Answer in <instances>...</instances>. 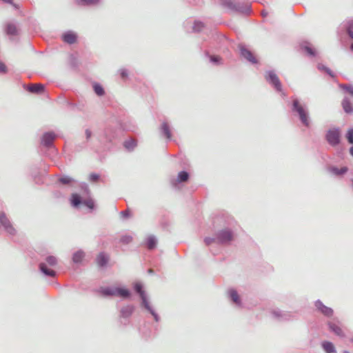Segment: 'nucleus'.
<instances>
[{
    "label": "nucleus",
    "mask_w": 353,
    "mask_h": 353,
    "mask_svg": "<svg viewBox=\"0 0 353 353\" xmlns=\"http://www.w3.org/2000/svg\"><path fill=\"white\" fill-rule=\"evenodd\" d=\"M142 288H143V286L141 283L137 282L134 283V290L140 295V297L142 300L143 305L147 310H148L151 313V314L154 316L155 321H158L159 316L150 306V304L148 300L147 296Z\"/></svg>",
    "instance_id": "1"
},
{
    "label": "nucleus",
    "mask_w": 353,
    "mask_h": 353,
    "mask_svg": "<svg viewBox=\"0 0 353 353\" xmlns=\"http://www.w3.org/2000/svg\"><path fill=\"white\" fill-rule=\"evenodd\" d=\"M293 110L298 113L301 123L308 127L310 124L308 112L305 106L299 103L298 99L293 101Z\"/></svg>",
    "instance_id": "2"
},
{
    "label": "nucleus",
    "mask_w": 353,
    "mask_h": 353,
    "mask_svg": "<svg viewBox=\"0 0 353 353\" xmlns=\"http://www.w3.org/2000/svg\"><path fill=\"white\" fill-rule=\"evenodd\" d=\"M222 4L232 10L244 14H248L251 11V7L250 5H243L240 3H234L231 0H222Z\"/></svg>",
    "instance_id": "3"
},
{
    "label": "nucleus",
    "mask_w": 353,
    "mask_h": 353,
    "mask_svg": "<svg viewBox=\"0 0 353 353\" xmlns=\"http://www.w3.org/2000/svg\"><path fill=\"white\" fill-rule=\"evenodd\" d=\"M101 292L104 296H118L123 298L130 296V292L128 290L120 288H102Z\"/></svg>",
    "instance_id": "4"
},
{
    "label": "nucleus",
    "mask_w": 353,
    "mask_h": 353,
    "mask_svg": "<svg viewBox=\"0 0 353 353\" xmlns=\"http://www.w3.org/2000/svg\"><path fill=\"white\" fill-rule=\"evenodd\" d=\"M326 139L328 143L332 145H336L339 143L340 140V130L338 128H333L330 130L326 135Z\"/></svg>",
    "instance_id": "5"
},
{
    "label": "nucleus",
    "mask_w": 353,
    "mask_h": 353,
    "mask_svg": "<svg viewBox=\"0 0 353 353\" xmlns=\"http://www.w3.org/2000/svg\"><path fill=\"white\" fill-rule=\"evenodd\" d=\"M267 74L268 75L265 77L267 81L274 85L277 91H281V83L276 74L272 71L268 72Z\"/></svg>",
    "instance_id": "6"
},
{
    "label": "nucleus",
    "mask_w": 353,
    "mask_h": 353,
    "mask_svg": "<svg viewBox=\"0 0 353 353\" xmlns=\"http://www.w3.org/2000/svg\"><path fill=\"white\" fill-rule=\"evenodd\" d=\"M0 224L10 234H14L15 232L14 228L12 227L9 219L6 217L4 213L0 214Z\"/></svg>",
    "instance_id": "7"
},
{
    "label": "nucleus",
    "mask_w": 353,
    "mask_h": 353,
    "mask_svg": "<svg viewBox=\"0 0 353 353\" xmlns=\"http://www.w3.org/2000/svg\"><path fill=\"white\" fill-rule=\"evenodd\" d=\"M233 239L232 233L228 230L221 231L216 236L217 242L219 243H228Z\"/></svg>",
    "instance_id": "8"
},
{
    "label": "nucleus",
    "mask_w": 353,
    "mask_h": 353,
    "mask_svg": "<svg viewBox=\"0 0 353 353\" xmlns=\"http://www.w3.org/2000/svg\"><path fill=\"white\" fill-rule=\"evenodd\" d=\"M239 49L241 51V54L243 57L246 59L248 61L251 62L252 63H257V60L256 57L253 55L252 52L248 48H246L245 46L240 45Z\"/></svg>",
    "instance_id": "9"
},
{
    "label": "nucleus",
    "mask_w": 353,
    "mask_h": 353,
    "mask_svg": "<svg viewBox=\"0 0 353 353\" xmlns=\"http://www.w3.org/2000/svg\"><path fill=\"white\" fill-rule=\"evenodd\" d=\"M56 138V135L53 132H46L42 137V144L46 147H50Z\"/></svg>",
    "instance_id": "10"
},
{
    "label": "nucleus",
    "mask_w": 353,
    "mask_h": 353,
    "mask_svg": "<svg viewBox=\"0 0 353 353\" xmlns=\"http://www.w3.org/2000/svg\"><path fill=\"white\" fill-rule=\"evenodd\" d=\"M316 307L325 316H331L333 314V310L330 307L324 305L322 302L317 301L315 303Z\"/></svg>",
    "instance_id": "11"
},
{
    "label": "nucleus",
    "mask_w": 353,
    "mask_h": 353,
    "mask_svg": "<svg viewBox=\"0 0 353 353\" xmlns=\"http://www.w3.org/2000/svg\"><path fill=\"white\" fill-rule=\"evenodd\" d=\"M5 31L8 35L15 36L18 34V29L15 24L8 23L6 25Z\"/></svg>",
    "instance_id": "12"
},
{
    "label": "nucleus",
    "mask_w": 353,
    "mask_h": 353,
    "mask_svg": "<svg viewBox=\"0 0 353 353\" xmlns=\"http://www.w3.org/2000/svg\"><path fill=\"white\" fill-rule=\"evenodd\" d=\"M63 39L65 42L72 44L76 41L77 35L72 32H68L63 35Z\"/></svg>",
    "instance_id": "13"
},
{
    "label": "nucleus",
    "mask_w": 353,
    "mask_h": 353,
    "mask_svg": "<svg viewBox=\"0 0 353 353\" xmlns=\"http://www.w3.org/2000/svg\"><path fill=\"white\" fill-rule=\"evenodd\" d=\"M328 325L332 332H333L338 336H343L342 329L340 327L338 323L335 322H330Z\"/></svg>",
    "instance_id": "14"
},
{
    "label": "nucleus",
    "mask_w": 353,
    "mask_h": 353,
    "mask_svg": "<svg viewBox=\"0 0 353 353\" xmlns=\"http://www.w3.org/2000/svg\"><path fill=\"white\" fill-rule=\"evenodd\" d=\"M40 270L46 276H54L55 272L53 270L49 269L47 268V265L45 263H41L39 265Z\"/></svg>",
    "instance_id": "15"
},
{
    "label": "nucleus",
    "mask_w": 353,
    "mask_h": 353,
    "mask_svg": "<svg viewBox=\"0 0 353 353\" xmlns=\"http://www.w3.org/2000/svg\"><path fill=\"white\" fill-rule=\"evenodd\" d=\"M43 85L42 84H31L28 86V90L32 93H41L43 90Z\"/></svg>",
    "instance_id": "16"
},
{
    "label": "nucleus",
    "mask_w": 353,
    "mask_h": 353,
    "mask_svg": "<svg viewBox=\"0 0 353 353\" xmlns=\"http://www.w3.org/2000/svg\"><path fill=\"white\" fill-rule=\"evenodd\" d=\"M161 130L168 139H170L172 134L170 126L167 122H163L161 125Z\"/></svg>",
    "instance_id": "17"
},
{
    "label": "nucleus",
    "mask_w": 353,
    "mask_h": 353,
    "mask_svg": "<svg viewBox=\"0 0 353 353\" xmlns=\"http://www.w3.org/2000/svg\"><path fill=\"white\" fill-rule=\"evenodd\" d=\"M329 171L336 176H340L345 174L347 171V168L343 167L339 169L336 167H331L329 168Z\"/></svg>",
    "instance_id": "18"
},
{
    "label": "nucleus",
    "mask_w": 353,
    "mask_h": 353,
    "mask_svg": "<svg viewBox=\"0 0 353 353\" xmlns=\"http://www.w3.org/2000/svg\"><path fill=\"white\" fill-rule=\"evenodd\" d=\"M322 347L326 353H335L336 350L334 345L331 342L325 341L322 343Z\"/></svg>",
    "instance_id": "19"
},
{
    "label": "nucleus",
    "mask_w": 353,
    "mask_h": 353,
    "mask_svg": "<svg viewBox=\"0 0 353 353\" xmlns=\"http://www.w3.org/2000/svg\"><path fill=\"white\" fill-rule=\"evenodd\" d=\"M134 310V307L132 305H127L123 307L121 310V315L122 317H128L130 316Z\"/></svg>",
    "instance_id": "20"
},
{
    "label": "nucleus",
    "mask_w": 353,
    "mask_h": 353,
    "mask_svg": "<svg viewBox=\"0 0 353 353\" xmlns=\"http://www.w3.org/2000/svg\"><path fill=\"white\" fill-rule=\"evenodd\" d=\"M342 106L344 111L347 113H350L353 112V108L350 100L347 98H345L342 102Z\"/></svg>",
    "instance_id": "21"
},
{
    "label": "nucleus",
    "mask_w": 353,
    "mask_h": 353,
    "mask_svg": "<svg viewBox=\"0 0 353 353\" xmlns=\"http://www.w3.org/2000/svg\"><path fill=\"white\" fill-rule=\"evenodd\" d=\"M108 261V257L104 253H101L97 257V263L100 266H104L106 265Z\"/></svg>",
    "instance_id": "22"
},
{
    "label": "nucleus",
    "mask_w": 353,
    "mask_h": 353,
    "mask_svg": "<svg viewBox=\"0 0 353 353\" xmlns=\"http://www.w3.org/2000/svg\"><path fill=\"white\" fill-rule=\"evenodd\" d=\"M157 239L154 236H150L147 239V247L150 250H152L156 247Z\"/></svg>",
    "instance_id": "23"
},
{
    "label": "nucleus",
    "mask_w": 353,
    "mask_h": 353,
    "mask_svg": "<svg viewBox=\"0 0 353 353\" xmlns=\"http://www.w3.org/2000/svg\"><path fill=\"white\" fill-rule=\"evenodd\" d=\"M229 293L232 301L236 305H240L241 301L236 291L234 290H230Z\"/></svg>",
    "instance_id": "24"
},
{
    "label": "nucleus",
    "mask_w": 353,
    "mask_h": 353,
    "mask_svg": "<svg viewBox=\"0 0 353 353\" xmlns=\"http://www.w3.org/2000/svg\"><path fill=\"white\" fill-rule=\"evenodd\" d=\"M84 252L81 250L77 251L73 254L72 260L74 263H79L84 257Z\"/></svg>",
    "instance_id": "25"
},
{
    "label": "nucleus",
    "mask_w": 353,
    "mask_h": 353,
    "mask_svg": "<svg viewBox=\"0 0 353 353\" xmlns=\"http://www.w3.org/2000/svg\"><path fill=\"white\" fill-rule=\"evenodd\" d=\"M125 148L128 150H132L136 146V141L134 139H129L124 143Z\"/></svg>",
    "instance_id": "26"
},
{
    "label": "nucleus",
    "mask_w": 353,
    "mask_h": 353,
    "mask_svg": "<svg viewBox=\"0 0 353 353\" xmlns=\"http://www.w3.org/2000/svg\"><path fill=\"white\" fill-rule=\"evenodd\" d=\"M72 205L74 207L78 206L81 203V198L77 194H73L72 195Z\"/></svg>",
    "instance_id": "27"
},
{
    "label": "nucleus",
    "mask_w": 353,
    "mask_h": 353,
    "mask_svg": "<svg viewBox=\"0 0 353 353\" xmlns=\"http://www.w3.org/2000/svg\"><path fill=\"white\" fill-rule=\"evenodd\" d=\"M188 174L186 172L183 171V172H179L176 181L178 182H183V181H186L188 180Z\"/></svg>",
    "instance_id": "28"
},
{
    "label": "nucleus",
    "mask_w": 353,
    "mask_h": 353,
    "mask_svg": "<svg viewBox=\"0 0 353 353\" xmlns=\"http://www.w3.org/2000/svg\"><path fill=\"white\" fill-rule=\"evenodd\" d=\"M95 93L99 96H102L104 94L103 88L97 83H94L93 85Z\"/></svg>",
    "instance_id": "29"
},
{
    "label": "nucleus",
    "mask_w": 353,
    "mask_h": 353,
    "mask_svg": "<svg viewBox=\"0 0 353 353\" xmlns=\"http://www.w3.org/2000/svg\"><path fill=\"white\" fill-rule=\"evenodd\" d=\"M46 262L50 266H54L57 263V259L54 256H49L46 258Z\"/></svg>",
    "instance_id": "30"
},
{
    "label": "nucleus",
    "mask_w": 353,
    "mask_h": 353,
    "mask_svg": "<svg viewBox=\"0 0 353 353\" xmlns=\"http://www.w3.org/2000/svg\"><path fill=\"white\" fill-rule=\"evenodd\" d=\"M347 29L350 37L353 39V20H350L348 22Z\"/></svg>",
    "instance_id": "31"
},
{
    "label": "nucleus",
    "mask_w": 353,
    "mask_h": 353,
    "mask_svg": "<svg viewBox=\"0 0 353 353\" xmlns=\"http://www.w3.org/2000/svg\"><path fill=\"white\" fill-rule=\"evenodd\" d=\"M203 28V23L200 21H195L193 30L195 32H199L201 30V29Z\"/></svg>",
    "instance_id": "32"
},
{
    "label": "nucleus",
    "mask_w": 353,
    "mask_h": 353,
    "mask_svg": "<svg viewBox=\"0 0 353 353\" xmlns=\"http://www.w3.org/2000/svg\"><path fill=\"white\" fill-rule=\"evenodd\" d=\"M132 240V237L130 235H124L121 238V242L125 244L130 243Z\"/></svg>",
    "instance_id": "33"
},
{
    "label": "nucleus",
    "mask_w": 353,
    "mask_h": 353,
    "mask_svg": "<svg viewBox=\"0 0 353 353\" xmlns=\"http://www.w3.org/2000/svg\"><path fill=\"white\" fill-rule=\"evenodd\" d=\"M305 50L311 56L315 55V50L310 46L308 44H306L304 47Z\"/></svg>",
    "instance_id": "34"
},
{
    "label": "nucleus",
    "mask_w": 353,
    "mask_h": 353,
    "mask_svg": "<svg viewBox=\"0 0 353 353\" xmlns=\"http://www.w3.org/2000/svg\"><path fill=\"white\" fill-rule=\"evenodd\" d=\"M346 138L350 143H353V129H350L347 131Z\"/></svg>",
    "instance_id": "35"
},
{
    "label": "nucleus",
    "mask_w": 353,
    "mask_h": 353,
    "mask_svg": "<svg viewBox=\"0 0 353 353\" xmlns=\"http://www.w3.org/2000/svg\"><path fill=\"white\" fill-rule=\"evenodd\" d=\"M83 204L90 209H93L94 207V203L92 199H87L83 201Z\"/></svg>",
    "instance_id": "36"
},
{
    "label": "nucleus",
    "mask_w": 353,
    "mask_h": 353,
    "mask_svg": "<svg viewBox=\"0 0 353 353\" xmlns=\"http://www.w3.org/2000/svg\"><path fill=\"white\" fill-rule=\"evenodd\" d=\"M340 87L347 90L350 94L353 95V86L348 85H340Z\"/></svg>",
    "instance_id": "37"
},
{
    "label": "nucleus",
    "mask_w": 353,
    "mask_h": 353,
    "mask_svg": "<svg viewBox=\"0 0 353 353\" xmlns=\"http://www.w3.org/2000/svg\"><path fill=\"white\" fill-rule=\"evenodd\" d=\"M59 181L63 184H68L72 181V179L68 176H63L59 179Z\"/></svg>",
    "instance_id": "38"
},
{
    "label": "nucleus",
    "mask_w": 353,
    "mask_h": 353,
    "mask_svg": "<svg viewBox=\"0 0 353 353\" xmlns=\"http://www.w3.org/2000/svg\"><path fill=\"white\" fill-rule=\"evenodd\" d=\"M81 1L83 4H86V5L96 4L97 3H98L99 1V0H81Z\"/></svg>",
    "instance_id": "39"
},
{
    "label": "nucleus",
    "mask_w": 353,
    "mask_h": 353,
    "mask_svg": "<svg viewBox=\"0 0 353 353\" xmlns=\"http://www.w3.org/2000/svg\"><path fill=\"white\" fill-rule=\"evenodd\" d=\"M318 68H319V70H325V71L327 73H328L330 76H333V75H332V74L331 70H330L329 68H326L325 66H324V65H320V64H319V65H318Z\"/></svg>",
    "instance_id": "40"
},
{
    "label": "nucleus",
    "mask_w": 353,
    "mask_h": 353,
    "mask_svg": "<svg viewBox=\"0 0 353 353\" xmlns=\"http://www.w3.org/2000/svg\"><path fill=\"white\" fill-rule=\"evenodd\" d=\"M99 178V176L97 174H91L90 175V180L91 181L95 182L97 181Z\"/></svg>",
    "instance_id": "41"
},
{
    "label": "nucleus",
    "mask_w": 353,
    "mask_h": 353,
    "mask_svg": "<svg viewBox=\"0 0 353 353\" xmlns=\"http://www.w3.org/2000/svg\"><path fill=\"white\" fill-rule=\"evenodd\" d=\"M206 245H210V243L217 241L216 238V239H212V238H205L204 240Z\"/></svg>",
    "instance_id": "42"
},
{
    "label": "nucleus",
    "mask_w": 353,
    "mask_h": 353,
    "mask_svg": "<svg viewBox=\"0 0 353 353\" xmlns=\"http://www.w3.org/2000/svg\"><path fill=\"white\" fill-rule=\"evenodd\" d=\"M219 59H220V58L219 57H216V56H211L210 57V61L212 63H219Z\"/></svg>",
    "instance_id": "43"
},
{
    "label": "nucleus",
    "mask_w": 353,
    "mask_h": 353,
    "mask_svg": "<svg viewBox=\"0 0 353 353\" xmlns=\"http://www.w3.org/2000/svg\"><path fill=\"white\" fill-rule=\"evenodd\" d=\"M121 214L123 218H128L130 216V212L129 210L123 211L121 212Z\"/></svg>",
    "instance_id": "44"
},
{
    "label": "nucleus",
    "mask_w": 353,
    "mask_h": 353,
    "mask_svg": "<svg viewBox=\"0 0 353 353\" xmlns=\"http://www.w3.org/2000/svg\"><path fill=\"white\" fill-rule=\"evenodd\" d=\"M6 72V66L4 63L0 62V72Z\"/></svg>",
    "instance_id": "45"
},
{
    "label": "nucleus",
    "mask_w": 353,
    "mask_h": 353,
    "mask_svg": "<svg viewBox=\"0 0 353 353\" xmlns=\"http://www.w3.org/2000/svg\"><path fill=\"white\" fill-rule=\"evenodd\" d=\"M121 76L122 78H125L127 77V72L125 70H121Z\"/></svg>",
    "instance_id": "46"
},
{
    "label": "nucleus",
    "mask_w": 353,
    "mask_h": 353,
    "mask_svg": "<svg viewBox=\"0 0 353 353\" xmlns=\"http://www.w3.org/2000/svg\"><path fill=\"white\" fill-rule=\"evenodd\" d=\"M273 314L276 316V317H280L282 315L281 314V312L280 311H274L273 312Z\"/></svg>",
    "instance_id": "47"
},
{
    "label": "nucleus",
    "mask_w": 353,
    "mask_h": 353,
    "mask_svg": "<svg viewBox=\"0 0 353 353\" xmlns=\"http://www.w3.org/2000/svg\"><path fill=\"white\" fill-rule=\"evenodd\" d=\"M85 134L87 139H89L91 137V132L89 130H86Z\"/></svg>",
    "instance_id": "48"
},
{
    "label": "nucleus",
    "mask_w": 353,
    "mask_h": 353,
    "mask_svg": "<svg viewBox=\"0 0 353 353\" xmlns=\"http://www.w3.org/2000/svg\"><path fill=\"white\" fill-rule=\"evenodd\" d=\"M2 1L6 2V3H12V0H2Z\"/></svg>",
    "instance_id": "49"
},
{
    "label": "nucleus",
    "mask_w": 353,
    "mask_h": 353,
    "mask_svg": "<svg viewBox=\"0 0 353 353\" xmlns=\"http://www.w3.org/2000/svg\"><path fill=\"white\" fill-rule=\"evenodd\" d=\"M350 152L351 155L353 156V146L350 148Z\"/></svg>",
    "instance_id": "50"
},
{
    "label": "nucleus",
    "mask_w": 353,
    "mask_h": 353,
    "mask_svg": "<svg viewBox=\"0 0 353 353\" xmlns=\"http://www.w3.org/2000/svg\"><path fill=\"white\" fill-rule=\"evenodd\" d=\"M262 15L263 17H266L267 16V12H262Z\"/></svg>",
    "instance_id": "51"
},
{
    "label": "nucleus",
    "mask_w": 353,
    "mask_h": 353,
    "mask_svg": "<svg viewBox=\"0 0 353 353\" xmlns=\"http://www.w3.org/2000/svg\"><path fill=\"white\" fill-rule=\"evenodd\" d=\"M350 48L352 50H353V43L351 45Z\"/></svg>",
    "instance_id": "52"
},
{
    "label": "nucleus",
    "mask_w": 353,
    "mask_h": 353,
    "mask_svg": "<svg viewBox=\"0 0 353 353\" xmlns=\"http://www.w3.org/2000/svg\"><path fill=\"white\" fill-rule=\"evenodd\" d=\"M343 353H350V352H347V351H344V352H343Z\"/></svg>",
    "instance_id": "53"
}]
</instances>
